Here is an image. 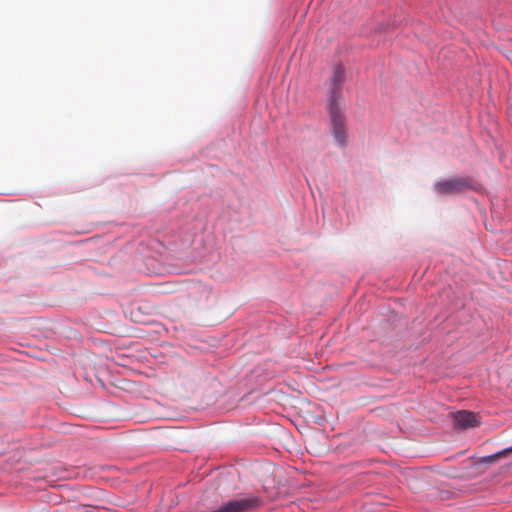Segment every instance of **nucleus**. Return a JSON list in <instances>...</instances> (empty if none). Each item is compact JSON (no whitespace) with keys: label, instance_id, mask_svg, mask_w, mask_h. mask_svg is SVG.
Here are the masks:
<instances>
[{"label":"nucleus","instance_id":"obj_1","mask_svg":"<svg viewBox=\"0 0 512 512\" xmlns=\"http://www.w3.org/2000/svg\"><path fill=\"white\" fill-rule=\"evenodd\" d=\"M328 110L332 135L337 144L344 148L346 146V118L340 103L328 104Z\"/></svg>","mask_w":512,"mask_h":512},{"label":"nucleus","instance_id":"obj_6","mask_svg":"<svg viewBox=\"0 0 512 512\" xmlns=\"http://www.w3.org/2000/svg\"><path fill=\"white\" fill-rule=\"evenodd\" d=\"M436 189L440 193H445L448 191V181H442L436 184Z\"/></svg>","mask_w":512,"mask_h":512},{"label":"nucleus","instance_id":"obj_2","mask_svg":"<svg viewBox=\"0 0 512 512\" xmlns=\"http://www.w3.org/2000/svg\"><path fill=\"white\" fill-rule=\"evenodd\" d=\"M345 80V70L341 64L334 67L333 74L329 82L328 104L340 103L342 99V84Z\"/></svg>","mask_w":512,"mask_h":512},{"label":"nucleus","instance_id":"obj_4","mask_svg":"<svg viewBox=\"0 0 512 512\" xmlns=\"http://www.w3.org/2000/svg\"><path fill=\"white\" fill-rule=\"evenodd\" d=\"M476 188V183L469 177L450 178V193H463Z\"/></svg>","mask_w":512,"mask_h":512},{"label":"nucleus","instance_id":"obj_5","mask_svg":"<svg viewBox=\"0 0 512 512\" xmlns=\"http://www.w3.org/2000/svg\"><path fill=\"white\" fill-rule=\"evenodd\" d=\"M508 452H512V448L497 452V453L489 455V456L482 457L479 460V463L491 464V463L495 462L496 460H498L499 458H501L502 456L506 455Z\"/></svg>","mask_w":512,"mask_h":512},{"label":"nucleus","instance_id":"obj_3","mask_svg":"<svg viewBox=\"0 0 512 512\" xmlns=\"http://www.w3.org/2000/svg\"><path fill=\"white\" fill-rule=\"evenodd\" d=\"M454 428L466 430L479 425V421L473 412L460 410L453 413Z\"/></svg>","mask_w":512,"mask_h":512}]
</instances>
